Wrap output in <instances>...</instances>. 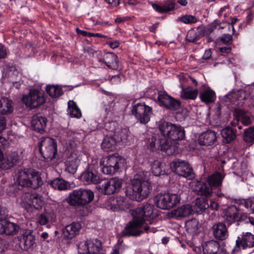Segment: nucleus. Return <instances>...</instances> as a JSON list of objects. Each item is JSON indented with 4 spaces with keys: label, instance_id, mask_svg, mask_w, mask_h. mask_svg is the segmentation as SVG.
I'll use <instances>...</instances> for the list:
<instances>
[{
    "label": "nucleus",
    "instance_id": "1",
    "mask_svg": "<svg viewBox=\"0 0 254 254\" xmlns=\"http://www.w3.org/2000/svg\"><path fill=\"white\" fill-rule=\"evenodd\" d=\"M159 214V211L152 204L146 203L141 206L133 210L131 212L132 220L126 226L121 234L123 237H136L141 234L149 232L155 233L157 230L155 227H151L146 223L153 224V220Z\"/></svg>",
    "mask_w": 254,
    "mask_h": 254
},
{
    "label": "nucleus",
    "instance_id": "2",
    "mask_svg": "<svg viewBox=\"0 0 254 254\" xmlns=\"http://www.w3.org/2000/svg\"><path fill=\"white\" fill-rule=\"evenodd\" d=\"M150 190L149 182L137 174L131 181V186L127 188L126 193L130 199L141 201L148 196Z\"/></svg>",
    "mask_w": 254,
    "mask_h": 254
},
{
    "label": "nucleus",
    "instance_id": "3",
    "mask_svg": "<svg viewBox=\"0 0 254 254\" xmlns=\"http://www.w3.org/2000/svg\"><path fill=\"white\" fill-rule=\"evenodd\" d=\"M17 183L21 188L36 189L42 185L43 181L37 172L32 169H24L18 173Z\"/></svg>",
    "mask_w": 254,
    "mask_h": 254
},
{
    "label": "nucleus",
    "instance_id": "4",
    "mask_svg": "<svg viewBox=\"0 0 254 254\" xmlns=\"http://www.w3.org/2000/svg\"><path fill=\"white\" fill-rule=\"evenodd\" d=\"M94 198V192L89 189H79L72 190L67 198L68 203L71 206L86 205Z\"/></svg>",
    "mask_w": 254,
    "mask_h": 254
},
{
    "label": "nucleus",
    "instance_id": "5",
    "mask_svg": "<svg viewBox=\"0 0 254 254\" xmlns=\"http://www.w3.org/2000/svg\"><path fill=\"white\" fill-rule=\"evenodd\" d=\"M159 128L163 136L170 138L174 142L183 140L185 137V129L179 125L164 121L160 124Z\"/></svg>",
    "mask_w": 254,
    "mask_h": 254
},
{
    "label": "nucleus",
    "instance_id": "6",
    "mask_svg": "<svg viewBox=\"0 0 254 254\" xmlns=\"http://www.w3.org/2000/svg\"><path fill=\"white\" fill-rule=\"evenodd\" d=\"M40 152L47 162L56 157L57 153V144L55 139L51 137H45L39 143Z\"/></svg>",
    "mask_w": 254,
    "mask_h": 254
},
{
    "label": "nucleus",
    "instance_id": "7",
    "mask_svg": "<svg viewBox=\"0 0 254 254\" xmlns=\"http://www.w3.org/2000/svg\"><path fill=\"white\" fill-rule=\"evenodd\" d=\"M180 197L175 193H159L154 198V203L162 209H169L180 202Z\"/></svg>",
    "mask_w": 254,
    "mask_h": 254
},
{
    "label": "nucleus",
    "instance_id": "8",
    "mask_svg": "<svg viewBox=\"0 0 254 254\" xmlns=\"http://www.w3.org/2000/svg\"><path fill=\"white\" fill-rule=\"evenodd\" d=\"M43 204L42 196L38 194L25 192L21 196V205L28 211L40 209Z\"/></svg>",
    "mask_w": 254,
    "mask_h": 254
},
{
    "label": "nucleus",
    "instance_id": "9",
    "mask_svg": "<svg viewBox=\"0 0 254 254\" xmlns=\"http://www.w3.org/2000/svg\"><path fill=\"white\" fill-rule=\"evenodd\" d=\"M101 165L102 166L101 170L103 173L107 175H113L117 172L124 162L122 157L115 154L109 155Z\"/></svg>",
    "mask_w": 254,
    "mask_h": 254
},
{
    "label": "nucleus",
    "instance_id": "10",
    "mask_svg": "<svg viewBox=\"0 0 254 254\" xmlns=\"http://www.w3.org/2000/svg\"><path fill=\"white\" fill-rule=\"evenodd\" d=\"M22 101L27 107L35 109L44 104L46 100L43 93L33 89L30 90L28 95L23 96Z\"/></svg>",
    "mask_w": 254,
    "mask_h": 254
},
{
    "label": "nucleus",
    "instance_id": "11",
    "mask_svg": "<svg viewBox=\"0 0 254 254\" xmlns=\"http://www.w3.org/2000/svg\"><path fill=\"white\" fill-rule=\"evenodd\" d=\"M170 167L177 175L189 179L194 178L192 168L188 162L180 159H175L170 164Z\"/></svg>",
    "mask_w": 254,
    "mask_h": 254
},
{
    "label": "nucleus",
    "instance_id": "12",
    "mask_svg": "<svg viewBox=\"0 0 254 254\" xmlns=\"http://www.w3.org/2000/svg\"><path fill=\"white\" fill-rule=\"evenodd\" d=\"M132 113L140 124H146L150 121L152 108L144 103H139L133 106Z\"/></svg>",
    "mask_w": 254,
    "mask_h": 254
},
{
    "label": "nucleus",
    "instance_id": "13",
    "mask_svg": "<svg viewBox=\"0 0 254 254\" xmlns=\"http://www.w3.org/2000/svg\"><path fill=\"white\" fill-rule=\"evenodd\" d=\"M178 143L174 142L173 144L168 140L165 139L157 138L156 136L151 137L150 147L152 148H156L162 151H166L169 154H173L176 152L178 148Z\"/></svg>",
    "mask_w": 254,
    "mask_h": 254
},
{
    "label": "nucleus",
    "instance_id": "14",
    "mask_svg": "<svg viewBox=\"0 0 254 254\" xmlns=\"http://www.w3.org/2000/svg\"><path fill=\"white\" fill-rule=\"evenodd\" d=\"M158 101L160 105L171 111H176L181 107V102L165 93H159Z\"/></svg>",
    "mask_w": 254,
    "mask_h": 254
},
{
    "label": "nucleus",
    "instance_id": "15",
    "mask_svg": "<svg viewBox=\"0 0 254 254\" xmlns=\"http://www.w3.org/2000/svg\"><path fill=\"white\" fill-rule=\"evenodd\" d=\"M102 244L100 241L95 239L94 240H87L84 244L80 248V254H98L101 250Z\"/></svg>",
    "mask_w": 254,
    "mask_h": 254
},
{
    "label": "nucleus",
    "instance_id": "16",
    "mask_svg": "<svg viewBox=\"0 0 254 254\" xmlns=\"http://www.w3.org/2000/svg\"><path fill=\"white\" fill-rule=\"evenodd\" d=\"M244 216L241 215L240 210L235 206L232 205L228 207L225 210L224 216V222L228 225L243 220Z\"/></svg>",
    "mask_w": 254,
    "mask_h": 254
},
{
    "label": "nucleus",
    "instance_id": "17",
    "mask_svg": "<svg viewBox=\"0 0 254 254\" xmlns=\"http://www.w3.org/2000/svg\"><path fill=\"white\" fill-rule=\"evenodd\" d=\"M191 188L196 194L204 196L206 198L210 197L213 192L212 188L207 185L206 182L195 181L192 183Z\"/></svg>",
    "mask_w": 254,
    "mask_h": 254
},
{
    "label": "nucleus",
    "instance_id": "18",
    "mask_svg": "<svg viewBox=\"0 0 254 254\" xmlns=\"http://www.w3.org/2000/svg\"><path fill=\"white\" fill-rule=\"evenodd\" d=\"M19 226L16 223L7 220L0 222V234L6 236H13L18 233Z\"/></svg>",
    "mask_w": 254,
    "mask_h": 254
},
{
    "label": "nucleus",
    "instance_id": "19",
    "mask_svg": "<svg viewBox=\"0 0 254 254\" xmlns=\"http://www.w3.org/2000/svg\"><path fill=\"white\" fill-rule=\"evenodd\" d=\"M47 123V118L40 114L34 115L31 121L32 128L37 132L41 134L45 132Z\"/></svg>",
    "mask_w": 254,
    "mask_h": 254
},
{
    "label": "nucleus",
    "instance_id": "20",
    "mask_svg": "<svg viewBox=\"0 0 254 254\" xmlns=\"http://www.w3.org/2000/svg\"><path fill=\"white\" fill-rule=\"evenodd\" d=\"M217 133L209 129L202 132L198 137V143L201 145L209 146L213 144L217 140Z\"/></svg>",
    "mask_w": 254,
    "mask_h": 254
},
{
    "label": "nucleus",
    "instance_id": "21",
    "mask_svg": "<svg viewBox=\"0 0 254 254\" xmlns=\"http://www.w3.org/2000/svg\"><path fill=\"white\" fill-rule=\"evenodd\" d=\"M108 206L113 211L125 210L128 208V204L123 197L110 198L108 202Z\"/></svg>",
    "mask_w": 254,
    "mask_h": 254
},
{
    "label": "nucleus",
    "instance_id": "22",
    "mask_svg": "<svg viewBox=\"0 0 254 254\" xmlns=\"http://www.w3.org/2000/svg\"><path fill=\"white\" fill-rule=\"evenodd\" d=\"M236 247H242L243 249L254 247V235L247 232L244 234L241 238L238 237L236 242Z\"/></svg>",
    "mask_w": 254,
    "mask_h": 254
},
{
    "label": "nucleus",
    "instance_id": "23",
    "mask_svg": "<svg viewBox=\"0 0 254 254\" xmlns=\"http://www.w3.org/2000/svg\"><path fill=\"white\" fill-rule=\"evenodd\" d=\"M212 229L213 236L217 240H224L229 236L228 229L225 224L223 223H218L214 224Z\"/></svg>",
    "mask_w": 254,
    "mask_h": 254
},
{
    "label": "nucleus",
    "instance_id": "24",
    "mask_svg": "<svg viewBox=\"0 0 254 254\" xmlns=\"http://www.w3.org/2000/svg\"><path fill=\"white\" fill-rule=\"evenodd\" d=\"M81 228V224L78 222H73L67 225L63 230L64 238L67 239H71L77 235Z\"/></svg>",
    "mask_w": 254,
    "mask_h": 254
},
{
    "label": "nucleus",
    "instance_id": "25",
    "mask_svg": "<svg viewBox=\"0 0 254 254\" xmlns=\"http://www.w3.org/2000/svg\"><path fill=\"white\" fill-rule=\"evenodd\" d=\"M106 65L113 69H117L119 67V60L116 55L112 53H107L104 54L102 58H99Z\"/></svg>",
    "mask_w": 254,
    "mask_h": 254
},
{
    "label": "nucleus",
    "instance_id": "26",
    "mask_svg": "<svg viewBox=\"0 0 254 254\" xmlns=\"http://www.w3.org/2000/svg\"><path fill=\"white\" fill-rule=\"evenodd\" d=\"M203 254H224L219 243L214 240L206 242L203 245Z\"/></svg>",
    "mask_w": 254,
    "mask_h": 254
},
{
    "label": "nucleus",
    "instance_id": "27",
    "mask_svg": "<svg viewBox=\"0 0 254 254\" xmlns=\"http://www.w3.org/2000/svg\"><path fill=\"white\" fill-rule=\"evenodd\" d=\"M23 232H24L22 234L23 247L22 248L24 251H28L35 244V236L33 234V231L31 230H25Z\"/></svg>",
    "mask_w": 254,
    "mask_h": 254
},
{
    "label": "nucleus",
    "instance_id": "28",
    "mask_svg": "<svg viewBox=\"0 0 254 254\" xmlns=\"http://www.w3.org/2000/svg\"><path fill=\"white\" fill-rule=\"evenodd\" d=\"M116 138L112 134L105 136L102 143L101 148L106 152L112 151L115 149L118 143Z\"/></svg>",
    "mask_w": 254,
    "mask_h": 254
},
{
    "label": "nucleus",
    "instance_id": "29",
    "mask_svg": "<svg viewBox=\"0 0 254 254\" xmlns=\"http://www.w3.org/2000/svg\"><path fill=\"white\" fill-rule=\"evenodd\" d=\"M81 178L82 181L87 184H97L100 183L102 181L98 175L89 170L84 171L82 174Z\"/></svg>",
    "mask_w": 254,
    "mask_h": 254
},
{
    "label": "nucleus",
    "instance_id": "30",
    "mask_svg": "<svg viewBox=\"0 0 254 254\" xmlns=\"http://www.w3.org/2000/svg\"><path fill=\"white\" fill-rule=\"evenodd\" d=\"M175 0H167L163 5L157 3H152L153 8L157 12L164 13L173 10L175 8Z\"/></svg>",
    "mask_w": 254,
    "mask_h": 254
},
{
    "label": "nucleus",
    "instance_id": "31",
    "mask_svg": "<svg viewBox=\"0 0 254 254\" xmlns=\"http://www.w3.org/2000/svg\"><path fill=\"white\" fill-rule=\"evenodd\" d=\"M223 178L221 173L216 172L209 176L206 182L213 190V188H217L221 186Z\"/></svg>",
    "mask_w": 254,
    "mask_h": 254
},
{
    "label": "nucleus",
    "instance_id": "32",
    "mask_svg": "<svg viewBox=\"0 0 254 254\" xmlns=\"http://www.w3.org/2000/svg\"><path fill=\"white\" fill-rule=\"evenodd\" d=\"M201 27L193 28L189 31L186 39L189 42L196 43L197 40L204 36Z\"/></svg>",
    "mask_w": 254,
    "mask_h": 254
},
{
    "label": "nucleus",
    "instance_id": "33",
    "mask_svg": "<svg viewBox=\"0 0 254 254\" xmlns=\"http://www.w3.org/2000/svg\"><path fill=\"white\" fill-rule=\"evenodd\" d=\"M192 211L191 206L186 204L173 210L171 214L175 217H185L190 215Z\"/></svg>",
    "mask_w": 254,
    "mask_h": 254
},
{
    "label": "nucleus",
    "instance_id": "34",
    "mask_svg": "<svg viewBox=\"0 0 254 254\" xmlns=\"http://www.w3.org/2000/svg\"><path fill=\"white\" fill-rule=\"evenodd\" d=\"M200 227L199 221L194 218L188 220L185 224L186 231L191 235L197 234Z\"/></svg>",
    "mask_w": 254,
    "mask_h": 254
},
{
    "label": "nucleus",
    "instance_id": "35",
    "mask_svg": "<svg viewBox=\"0 0 254 254\" xmlns=\"http://www.w3.org/2000/svg\"><path fill=\"white\" fill-rule=\"evenodd\" d=\"M201 101L205 104H209L215 101L216 95L214 91L211 89H206L200 93Z\"/></svg>",
    "mask_w": 254,
    "mask_h": 254
},
{
    "label": "nucleus",
    "instance_id": "36",
    "mask_svg": "<svg viewBox=\"0 0 254 254\" xmlns=\"http://www.w3.org/2000/svg\"><path fill=\"white\" fill-rule=\"evenodd\" d=\"M13 111L12 101L7 98H3L0 99V114L2 115L9 114Z\"/></svg>",
    "mask_w": 254,
    "mask_h": 254
},
{
    "label": "nucleus",
    "instance_id": "37",
    "mask_svg": "<svg viewBox=\"0 0 254 254\" xmlns=\"http://www.w3.org/2000/svg\"><path fill=\"white\" fill-rule=\"evenodd\" d=\"M247 111L241 109H235L234 114L238 119L241 120L242 123L245 125L248 126L251 124V119L249 116L247 115Z\"/></svg>",
    "mask_w": 254,
    "mask_h": 254
},
{
    "label": "nucleus",
    "instance_id": "38",
    "mask_svg": "<svg viewBox=\"0 0 254 254\" xmlns=\"http://www.w3.org/2000/svg\"><path fill=\"white\" fill-rule=\"evenodd\" d=\"M209 208L208 200L206 198H197L195 200L194 209L197 214L201 213Z\"/></svg>",
    "mask_w": 254,
    "mask_h": 254
},
{
    "label": "nucleus",
    "instance_id": "39",
    "mask_svg": "<svg viewBox=\"0 0 254 254\" xmlns=\"http://www.w3.org/2000/svg\"><path fill=\"white\" fill-rule=\"evenodd\" d=\"M222 137L227 143H230L236 138V132L231 127H227L221 131Z\"/></svg>",
    "mask_w": 254,
    "mask_h": 254
},
{
    "label": "nucleus",
    "instance_id": "40",
    "mask_svg": "<svg viewBox=\"0 0 254 254\" xmlns=\"http://www.w3.org/2000/svg\"><path fill=\"white\" fill-rule=\"evenodd\" d=\"M111 179L105 181L102 185L97 187L101 193L106 195H110L114 193Z\"/></svg>",
    "mask_w": 254,
    "mask_h": 254
},
{
    "label": "nucleus",
    "instance_id": "41",
    "mask_svg": "<svg viewBox=\"0 0 254 254\" xmlns=\"http://www.w3.org/2000/svg\"><path fill=\"white\" fill-rule=\"evenodd\" d=\"M129 130L127 128L117 127V131L114 136L116 138L118 142L122 141L126 143L128 136Z\"/></svg>",
    "mask_w": 254,
    "mask_h": 254
},
{
    "label": "nucleus",
    "instance_id": "42",
    "mask_svg": "<svg viewBox=\"0 0 254 254\" xmlns=\"http://www.w3.org/2000/svg\"><path fill=\"white\" fill-rule=\"evenodd\" d=\"M46 89L47 93L52 98L60 97L63 94L62 88L58 85H48Z\"/></svg>",
    "mask_w": 254,
    "mask_h": 254
},
{
    "label": "nucleus",
    "instance_id": "43",
    "mask_svg": "<svg viewBox=\"0 0 254 254\" xmlns=\"http://www.w3.org/2000/svg\"><path fill=\"white\" fill-rule=\"evenodd\" d=\"M51 186L55 189L59 190H65L67 187V183L62 179L57 178L51 181Z\"/></svg>",
    "mask_w": 254,
    "mask_h": 254
},
{
    "label": "nucleus",
    "instance_id": "44",
    "mask_svg": "<svg viewBox=\"0 0 254 254\" xmlns=\"http://www.w3.org/2000/svg\"><path fill=\"white\" fill-rule=\"evenodd\" d=\"M68 107L71 117L79 118L81 117V113L76 104L73 101L68 102Z\"/></svg>",
    "mask_w": 254,
    "mask_h": 254
},
{
    "label": "nucleus",
    "instance_id": "45",
    "mask_svg": "<svg viewBox=\"0 0 254 254\" xmlns=\"http://www.w3.org/2000/svg\"><path fill=\"white\" fill-rule=\"evenodd\" d=\"M243 140L246 143H254V127H250L245 130Z\"/></svg>",
    "mask_w": 254,
    "mask_h": 254
},
{
    "label": "nucleus",
    "instance_id": "46",
    "mask_svg": "<svg viewBox=\"0 0 254 254\" xmlns=\"http://www.w3.org/2000/svg\"><path fill=\"white\" fill-rule=\"evenodd\" d=\"M162 168V164L161 162L158 161H155L152 165V172L156 176L163 175L166 173Z\"/></svg>",
    "mask_w": 254,
    "mask_h": 254
},
{
    "label": "nucleus",
    "instance_id": "47",
    "mask_svg": "<svg viewBox=\"0 0 254 254\" xmlns=\"http://www.w3.org/2000/svg\"><path fill=\"white\" fill-rule=\"evenodd\" d=\"M197 94L198 91L196 89L189 90L183 88L181 92V97L184 99L194 100L196 98Z\"/></svg>",
    "mask_w": 254,
    "mask_h": 254
},
{
    "label": "nucleus",
    "instance_id": "48",
    "mask_svg": "<svg viewBox=\"0 0 254 254\" xmlns=\"http://www.w3.org/2000/svg\"><path fill=\"white\" fill-rule=\"evenodd\" d=\"M117 127H120L118 123L114 121L106 122L104 125L105 129L110 132V134L114 135L117 131Z\"/></svg>",
    "mask_w": 254,
    "mask_h": 254
},
{
    "label": "nucleus",
    "instance_id": "49",
    "mask_svg": "<svg viewBox=\"0 0 254 254\" xmlns=\"http://www.w3.org/2000/svg\"><path fill=\"white\" fill-rule=\"evenodd\" d=\"M178 21L183 22L185 24H193L197 22V19L191 15H185L178 18Z\"/></svg>",
    "mask_w": 254,
    "mask_h": 254
},
{
    "label": "nucleus",
    "instance_id": "50",
    "mask_svg": "<svg viewBox=\"0 0 254 254\" xmlns=\"http://www.w3.org/2000/svg\"><path fill=\"white\" fill-rule=\"evenodd\" d=\"M219 22L217 20H215L207 27H201V30H202V31L203 32V33L204 36L206 35H209L212 33L214 30V29L216 28L217 26L219 25Z\"/></svg>",
    "mask_w": 254,
    "mask_h": 254
},
{
    "label": "nucleus",
    "instance_id": "51",
    "mask_svg": "<svg viewBox=\"0 0 254 254\" xmlns=\"http://www.w3.org/2000/svg\"><path fill=\"white\" fill-rule=\"evenodd\" d=\"M76 32L78 34L81 35L83 36L87 37H98L100 38H106L107 36L105 35H102L100 33H94L88 32L84 30H80L78 28H76Z\"/></svg>",
    "mask_w": 254,
    "mask_h": 254
},
{
    "label": "nucleus",
    "instance_id": "52",
    "mask_svg": "<svg viewBox=\"0 0 254 254\" xmlns=\"http://www.w3.org/2000/svg\"><path fill=\"white\" fill-rule=\"evenodd\" d=\"M19 186L18 184H15L9 186L8 189V192L12 195H16L17 194H20L22 192V189Z\"/></svg>",
    "mask_w": 254,
    "mask_h": 254
},
{
    "label": "nucleus",
    "instance_id": "53",
    "mask_svg": "<svg viewBox=\"0 0 254 254\" xmlns=\"http://www.w3.org/2000/svg\"><path fill=\"white\" fill-rule=\"evenodd\" d=\"M111 180L114 193L119 192L122 186V180L118 178H113Z\"/></svg>",
    "mask_w": 254,
    "mask_h": 254
},
{
    "label": "nucleus",
    "instance_id": "54",
    "mask_svg": "<svg viewBox=\"0 0 254 254\" xmlns=\"http://www.w3.org/2000/svg\"><path fill=\"white\" fill-rule=\"evenodd\" d=\"M51 221L50 214L49 213H43L39 215L37 222L41 225L48 224Z\"/></svg>",
    "mask_w": 254,
    "mask_h": 254
},
{
    "label": "nucleus",
    "instance_id": "55",
    "mask_svg": "<svg viewBox=\"0 0 254 254\" xmlns=\"http://www.w3.org/2000/svg\"><path fill=\"white\" fill-rule=\"evenodd\" d=\"M242 204L247 208L250 209V211L254 214V199L251 198L243 199L241 201Z\"/></svg>",
    "mask_w": 254,
    "mask_h": 254
},
{
    "label": "nucleus",
    "instance_id": "56",
    "mask_svg": "<svg viewBox=\"0 0 254 254\" xmlns=\"http://www.w3.org/2000/svg\"><path fill=\"white\" fill-rule=\"evenodd\" d=\"M220 41L226 44H230L232 42V35L230 34H223L220 37Z\"/></svg>",
    "mask_w": 254,
    "mask_h": 254
},
{
    "label": "nucleus",
    "instance_id": "57",
    "mask_svg": "<svg viewBox=\"0 0 254 254\" xmlns=\"http://www.w3.org/2000/svg\"><path fill=\"white\" fill-rule=\"evenodd\" d=\"M124 248L122 245V242H120L115 247L113 252L111 254H120L123 252Z\"/></svg>",
    "mask_w": 254,
    "mask_h": 254
},
{
    "label": "nucleus",
    "instance_id": "58",
    "mask_svg": "<svg viewBox=\"0 0 254 254\" xmlns=\"http://www.w3.org/2000/svg\"><path fill=\"white\" fill-rule=\"evenodd\" d=\"M81 208L79 210V214L82 216L88 215L89 213V208L86 205H81Z\"/></svg>",
    "mask_w": 254,
    "mask_h": 254
},
{
    "label": "nucleus",
    "instance_id": "59",
    "mask_svg": "<svg viewBox=\"0 0 254 254\" xmlns=\"http://www.w3.org/2000/svg\"><path fill=\"white\" fill-rule=\"evenodd\" d=\"M6 56V51L5 48L0 45V59L5 58Z\"/></svg>",
    "mask_w": 254,
    "mask_h": 254
},
{
    "label": "nucleus",
    "instance_id": "60",
    "mask_svg": "<svg viewBox=\"0 0 254 254\" xmlns=\"http://www.w3.org/2000/svg\"><path fill=\"white\" fill-rule=\"evenodd\" d=\"M6 121L4 117H0V131L3 130L5 127Z\"/></svg>",
    "mask_w": 254,
    "mask_h": 254
},
{
    "label": "nucleus",
    "instance_id": "61",
    "mask_svg": "<svg viewBox=\"0 0 254 254\" xmlns=\"http://www.w3.org/2000/svg\"><path fill=\"white\" fill-rule=\"evenodd\" d=\"M114 105H115V103L114 102H111L109 106H105V112L107 114H108L109 112H111L113 110Z\"/></svg>",
    "mask_w": 254,
    "mask_h": 254
},
{
    "label": "nucleus",
    "instance_id": "62",
    "mask_svg": "<svg viewBox=\"0 0 254 254\" xmlns=\"http://www.w3.org/2000/svg\"><path fill=\"white\" fill-rule=\"evenodd\" d=\"M219 206L218 203L213 201H211L210 205H209V208L215 210H217L218 209Z\"/></svg>",
    "mask_w": 254,
    "mask_h": 254
},
{
    "label": "nucleus",
    "instance_id": "63",
    "mask_svg": "<svg viewBox=\"0 0 254 254\" xmlns=\"http://www.w3.org/2000/svg\"><path fill=\"white\" fill-rule=\"evenodd\" d=\"M211 56V51L208 49L205 51L204 54L203 56V59L204 60H208Z\"/></svg>",
    "mask_w": 254,
    "mask_h": 254
},
{
    "label": "nucleus",
    "instance_id": "64",
    "mask_svg": "<svg viewBox=\"0 0 254 254\" xmlns=\"http://www.w3.org/2000/svg\"><path fill=\"white\" fill-rule=\"evenodd\" d=\"M221 110V107L220 106V105H218L215 109L216 119H218L220 118Z\"/></svg>",
    "mask_w": 254,
    "mask_h": 254
}]
</instances>
